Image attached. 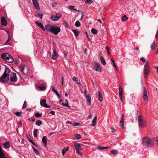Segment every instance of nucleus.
<instances>
[{"label":"nucleus","mask_w":158,"mask_h":158,"mask_svg":"<svg viewBox=\"0 0 158 158\" xmlns=\"http://www.w3.org/2000/svg\"><path fill=\"white\" fill-rule=\"evenodd\" d=\"M11 71L9 68H6L4 73L0 78L1 82L5 83L7 82L9 80L10 73Z\"/></svg>","instance_id":"nucleus-1"},{"label":"nucleus","mask_w":158,"mask_h":158,"mask_svg":"<svg viewBox=\"0 0 158 158\" xmlns=\"http://www.w3.org/2000/svg\"><path fill=\"white\" fill-rule=\"evenodd\" d=\"M143 144L148 147H151L154 145V143L152 140L148 137H144L142 139Z\"/></svg>","instance_id":"nucleus-2"},{"label":"nucleus","mask_w":158,"mask_h":158,"mask_svg":"<svg viewBox=\"0 0 158 158\" xmlns=\"http://www.w3.org/2000/svg\"><path fill=\"white\" fill-rule=\"evenodd\" d=\"M137 112V116L138 117L139 125L141 127H143L145 126L147 122L145 119L141 115H138V112L136 111Z\"/></svg>","instance_id":"nucleus-3"},{"label":"nucleus","mask_w":158,"mask_h":158,"mask_svg":"<svg viewBox=\"0 0 158 158\" xmlns=\"http://www.w3.org/2000/svg\"><path fill=\"white\" fill-rule=\"evenodd\" d=\"M1 57L5 61L9 63H11L14 60V59L7 53H3Z\"/></svg>","instance_id":"nucleus-4"},{"label":"nucleus","mask_w":158,"mask_h":158,"mask_svg":"<svg viewBox=\"0 0 158 158\" xmlns=\"http://www.w3.org/2000/svg\"><path fill=\"white\" fill-rule=\"evenodd\" d=\"M148 64L149 62L147 60L144 66L143 73L144 76L146 78L147 77V76L149 73V65Z\"/></svg>","instance_id":"nucleus-5"},{"label":"nucleus","mask_w":158,"mask_h":158,"mask_svg":"<svg viewBox=\"0 0 158 158\" xmlns=\"http://www.w3.org/2000/svg\"><path fill=\"white\" fill-rule=\"evenodd\" d=\"M62 15L60 14H56L55 15H52L50 16L51 20L53 21H57L61 17Z\"/></svg>","instance_id":"nucleus-6"},{"label":"nucleus","mask_w":158,"mask_h":158,"mask_svg":"<svg viewBox=\"0 0 158 158\" xmlns=\"http://www.w3.org/2000/svg\"><path fill=\"white\" fill-rule=\"evenodd\" d=\"M143 98L144 101H147L148 100V98L147 95V91L146 90L145 88L144 87H143Z\"/></svg>","instance_id":"nucleus-7"},{"label":"nucleus","mask_w":158,"mask_h":158,"mask_svg":"<svg viewBox=\"0 0 158 158\" xmlns=\"http://www.w3.org/2000/svg\"><path fill=\"white\" fill-rule=\"evenodd\" d=\"M52 28L53 30L51 31V32L53 33L55 35H57L60 31V27H55L54 26H53Z\"/></svg>","instance_id":"nucleus-8"},{"label":"nucleus","mask_w":158,"mask_h":158,"mask_svg":"<svg viewBox=\"0 0 158 158\" xmlns=\"http://www.w3.org/2000/svg\"><path fill=\"white\" fill-rule=\"evenodd\" d=\"M94 69L97 72H100L101 71V68L100 65L97 63H95L94 64Z\"/></svg>","instance_id":"nucleus-9"},{"label":"nucleus","mask_w":158,"mask_h":158,"mask_svg":"<svg viewBox=\"0 0 158 158\" xmlns=\"http://www.w3.org/2000/svg\"><path fill=\"white\" fill-rule=\"evenodd\" d=\"M58 57V55L57 53L56 49H53V50L52 55V59L53 60H56L57 58Z\"/></svg>","instance_id":"nucleus-10"},{"label":"nucleus","mask_w":158,"mask_h":158,"mask_svg":"<svg viewBox=\"0 0 158 158\" xmlns=\"http://www.w3.org/2000/svg\"><path fill=\"white\" fill-rule=\"evenodd\" d=\"M83 145L82 144L80 143H75L74 144V146L75 147L76 150H83L81 147V146Z\"/></svg>","instance_id":"nucleus-11"},{"label":"nucleus","mask_w":158,"mask_h":158,"mask_svg":"<svg viewBox=\"0 0 158 158\" xmlns=\"http://www.w3.org/2000/svg\"><path fill=\"white\" fill-rule=\"evenodd\" d=\"M33 3L36 9L38 10H40V8L39 7L38 0H33Z\"/></svg>","instance_id":"nucleus-12"},{"label":"nucleus","mask_w":158,"mask_h":158,"mask_svg":"<svg viewBox=\"0 0 158 158\" xmlns=\"http://www.w3.org/2000/svg\"><path fill=\"white\" fill-rule=\"evenodd\" d=\"M53 26V25H51L50 24H48L46 25L45 31L47 30L48 31L51 32L53 30L52 28Z\"/></svg>","instance_id":"nucleus-13"},{"label":"nucleus","mask_w":158,"mask_h":158,"mask_svg":"<svg viewBox=\"0 0 158 158\" xmlns=\"http://www.w3.org/2000/svg\"><path fill=\"white\" fill-rule=\"evenodd\" d=\"M40 104L41 106H42L46 108H49L51 107L50 106H48L46 103V99H44L42 101H41L40 102Z\"/></svg>","instance_id":"nucleus-14"},{"label":"nucleus","mask_w":158,"mask_h":158,"mask_svg":"<svg viewBox=\"0 0 158 158\" xmlns=\"http://www.w3.org/2000/svg\"><path fill=\"white\" fill-rule=\"evenodd\" d=\"M10 80L12 82H15L17 80L16 74L15 73H13V76L10 78Z\"/></svg>","instance_id":"nucleus-15"},{"label":"nucleus","mask_w":158,"mask_h":158,"mask_svg":"<svg viewBox=\"0 0 158 158\" xmlns=\"http://www.w3.org/2000/svg\"><path fill=\"white\" fill-rule=\"evenodd\" d=\"M35 23L37 25L40 27L43 31H45V27L42 23H40L38 21H36Z\"/></svg>","instance_id":"nucleus-16"},{"label":"nucleus","mask_w":158,"mask_h":158,"mask_svg":"<svg viewBox=\"0 0 158 158\" xmlns=\"http://www.w3.org/2000/svg\"><path fill=\"white\" fill-rule=\"evenodd\" d=\"M85 98L86 99V102L88 105L90 106L91 105V98L90 95L86 96Z\"/></svg>","instance_id":"nucleus-17"},{"label":"nucleus","mask_w":158,"mask_h":158,"mask_svg":"<svg viewBox=\"0 0 158 158\" xmlns=\"http://www.w3.org/2000/svg\"><path fill=\"white\" fill-rule=\"evenodd\" d=\"M1 23L2 25L6 26L7 24L5 18L2 17L1 19Z\"/></svg>","instance_id":"nucleus-18"},{"label":"nucleus","mask_w":158,"mask_h":158,"mask_svg":"<svg viewBox=\"0 0 158 158\" xmlns=\"http://www.w3.org/2000/svg\"><path fill=\"white\" fill-rule=\"evenodd\" d=\"M47 138L46 136H43L42 139V141L45 147H46L47 145Z\"/></svg>","instance_id":"nucleus-19"},{"label":"nucleus","mask_w":158,"mask_h":158,"mask_svg":"<svg viewBox=\"0 0 158 158\" xmlns=\"http://www.w3.org/2000/svg\"><path fill=\"white\" fill-rule=\"evenodd\" d=\"M2 148L0 146V158H7L5 156L4 154L2 152Z\"/></svg>","instance_id":"nucleus-20"},{"label":"nucleus","mask_w":158,"mask_h":158,"mask_svg":"<svg viewBox=\"0 0 158 158\" xmlns=\"http://www.w3.org/2000/svg\"><path fill=\"white\" fill-rule=\"evenodd\" d=\"M97 117L95 116L94 117V118L92 123L91 124L92 126L94 127L95 126L96 123V122H97Z\"/></svg>","instance_id":"nucleus-21"},{"label":"nucleus","mask_w":158,"mask_h":158,"mask_svg":"<svg viewBox=\"0 0 158 158\" xmlns=\"http://www.w3.org/2000/svg\"><path fill=\"white\" fill-rule=\"evenodd\" d=\"M25 64H23L20 68H19L20 71L22 73H24V71L25 69Z\"/></svg>","instance_id":"nucleus-22"},{"label":"nucleus","mask_w":158,"mask_h":158,"mask_svg":"<svg viewBox=\"0 0 158 158\" xmlns=\"http://www.w3.org/2000/svg\"><path fill=\"white\" fill-rule=\"evenodd\" d=\"M4 146L5 148L7 149L10 147V143L9 141L6 142L4 143Z\"/></svg>","instance_id":"nucleus-23"},{"label":"nucleus","mask_w":158,"mask_h":158,"mask_svg":"<svg viewBox=\"0 0 158 158\" xmlns=\"http://www.w3.org/2000/svg\"><path fill=\"white\" fill-rule=\"evenodd\" d=\"M98 98L99 101L101 102H102L103 100V98L102 97V95L101 94L100 92L98 91Z\"/></svg>","instance_id":"nucleus-24"},{"label":"nucleus","mask_w":158,"mask_h":158,"mask_svg":"<svg viewBox=\"0 0 158 158\" xmlns=\"http://www.w3.org/2000/svg\"><path fill=\"white\" fill-rule=\"evenodd\" d=\"M72 31L74 33L75 36L76 37L78 36L80 33V31L76 30H73Z\"/></svg>","instance_id":"nucleus-25"},{"label":"nucleus","mask_w":158,"mask_h":158,"mask_svg":"<svg viewBox=\"0 0 158 158\" xmlns=\"http://www.w3.org/2000/svg\"><path fill=\"white\" fill-rule=\"evenodd\" d=\"M52 90L55 92V94L59 98H60V96L59 94L58 93L57 91L54 89V87H53L52 88Z\"/></svg>","instance_id":"nucleus-26"},{"label":"nucleus","mask_w":158,"mask_h":158,"mask_svg":"<svg viewBox=\"0 0 158 158\" xmlns=\"http://www.w3.org/2000/svg\"><path fill=\"white\" fill-rule=\"evenodd\" d=\"M72 79L73 81L76 82L78 85H81V83L80 82L78 81V79L76 77H74Z\"/></svg>","instance_id":"nucleus-27"},{"label":"nucleus","mask_w":158,"mask_h":158,"mask_svg":"<svg viewBox=\"0 0 158 158\" xmlns=\"http://www.w3.org/2000/svg\"><path fill=\"white\" fill-rule=\"evenodd\" d=\"M37 88H39L41 90H44L46 89V87L44 85L42 86H38Z\"/></svg>","instance_id":"nucleus-28"},{"label":"nucleus","mask_w":158,"mask_h":158,"mask_svg":"<svg viewBox=\"0 0 158 158\" xmlns=\"http://www.w3.org/2000/svg\"><path fill=\"white\" fill-rule=\"evenodd\" d=\"M100 60L101 63L102 64L105 65L106 64V62L105 61V60H104V58L103 57H101Z\"/></svg>","instance_id":"nucleus-29"},{"label":"nucleus","mask_w":158,"mask_h":158,"mask_svg":"<svg viewBox=\"0 0 158 158\" xmlns=\"http://www.w3.org/2000/svg\"><path fill=\"white\" fill-rule=\"evenodd\" d=\"M128 18V17L126 15H124L122 17V21L124 22L126 21H127Z\"/></svg>","instance_id":"nucleus-30"},{"label":"nucleus","mask_w":158,"mask_h":158,"mask_svg":"<svg viewBox=\"0 0 158 158\" xmlns=\"http://www.w3.org/2000/svg\"><path fill=\"white\" fill-rule=\"evenodd\" d=\"M69 147H67L66 148H63L62 151V153L63 155H64L65 153L68 150Z\"/></svg>","instance_id":"nucleus-31"},{"label":"nucleus","mask_w":158,"mask_h":158,"mask_svg":"<svg viewBox=\"0 0 158 158\" xmlns=\"http://www.w3.org/2000/svg\"><path fill=\"white\" fill-rule=\"evenodd\" d=\"M42 124V122L40 120H39L36 121L35 124L38 126H40Z\"/></svg>","instance_id":"nucleus-32"},{"label":"nucleus","mask_w":158,"mask_h":158,"mask_svg":"<svg viewBox=\"0 0 158 158\" xmlns=\"http://www.w3.org/2000/svg\"><path fill=\"white\" fill-rule=\"evenodd\" d=\"M91 31L94 35L97 34L98 32L97 30L94 28H92L91 30Z\"/></svg>","instance_id":"nucleus-33"},{"label":"nucleus","mask_w":158,"mask_h":158,"mask_svg":"<svg viewBox=\"0 0 158 158\" xmlns=\"http://www.w3.org/2000/svg\"><path fill=\"white\" fill-rule=\"evenodd\" d=\"M111 153L114 155H116L118 154L117 151L114 149L112 150L111 151Z\"/></svg>","instance_id":"nucleus-34"},{"label":"nucleus","mask_w":158,"mask_h":158,"mask_svg":"<svg viewBox=\"0 0 158 158\" xmlns=\"http://www.w3.org/2000/svg\"><path fill=\"white\" fill-rule=\"evenodd\" d=\"M75 26L77 27H79L81 25V23L79 21H77L75 23Z\"/></svg>","instance_id":"nucleus-35"},{"label":"nucleus","mask_w":158,"mask_h":158,"mask_svg":"<svg viewBox=\"0 0 158 158\" xmlns=\"http://www.w3.org/2000/svg\"><path fill=\"white\" fill-rule=\"evenodd\" d=\"M38 130L37 129H35L33 132L34 136L35 137H37L38 135L37 134Z\"/></svg>","instance_id":"nucleus-36"},{"label":"nucleus","mask_w":158,"mask_h":158,"mask_svg":"<svg viewBox=\"0 0 158 158\" xmlns=\"http://www.w3.org/2000/svg\"><path fill=\"white\" fill-rule=\"evenodd\" d=\"M155 41L154 40L153 43L151 46V50L152 51L153 49L155 48Z\"/></svg>","instance_id":"nucleus-37"},{"label":"nucleus","mask_w":158,"mask_h":158,"mask_svg":"<svg viewBox=\"0 0 158 158\" xmlns=\"http://www.w3.org/2000/svg\"><path fill=\"white\" fill-rule=\"evenodd\" d=\"M42 114L41 113H39L38 112H37L35 114V116L37 118H39L41 117L42 116Z\"/></svg>","instance_id":"nucleus-38"},{"label":"nucleus","mask_w":158,"mask_h":158,"mask_svg":"<svg viewBox=\"0 0 158 158\" xmlns=\"http://www.w3.org/2000/svg\"><path fill=\"white\" fill-rule=\"evenodd\" d=\"M75 137L77 139H79L81 138V136L80 134H76L75 135Z\"/></svg>","instance_id":"nucleus-39"},{"label":"nucleus","mask_w":158,"mask_h":158,"mask_svg":"<svg viewBox=\"0 0 158 158\" xmlns=\"http://www.w3.org/2000/svg\"><path fill=\"white\" fill-rule=\"evenodd\" d=\"M28 140L31 143L34 145L37 146V145L35 144V143L33 141V140L30 138H28Z\"/></svg>","instance_id":"nucleus-40"},{"label":"nucleus","mask_w":158,"mask_h":158,"mask_svg":"<svg viewBox=\"0 0 158 158\" xmlns=\"http://www.w3.org/2000/svg\"><path fill=\"white\" fill-rule=\"evenodd\" d=\"M123 124V114L121 117V119L120 122V125Z\"/></svg>","instance_id":"nucleus-41"},{"label":"nucleus","mask_w":158,"mask_h":158,"mask_svg":"<svg viewBox=\"0 0 158 158\" xmlns=\"http://www.w3.org/2000/svg\"><path fill=\"white\" fill-rule=\"evenodd\" d=\"M93 2L92 0H87L85 2L87 4H91Z\"/></svg>","instance_id":"nucleus-42"},{"label":"nucleus","mask_w":158,"mask_h":158,"mask_svg":"<svg viewBox=\"0 0 158 158\" xmlns=\"http://www.w3.org/2000/svg\"><path fill=\"white\" fill-rule=\"evenodd\" d=\"M140 61H143L144 62H145V63H146V62L147 61H146V59L143 57H142L140 58Z\"/></svg>","instance_id":"nucleus-43"},{"label":"nucleus","mask_w":158,"mask_h":158,"mask_svg":"<svg viewBox=\"0 0 158 158\" xmlns=\"http://www.w3.org/2000/svg\"><path fill=\"white\" fill-rule=\"evenodd\" d=\"M61 105L63 106H65L66 107H70V106H69L68 105V104H64V103H62L61 104Z\"/></svg>","instance_id":"nucleus-44"},{"label":"nucleus","mask_w":158,"mask_h":158,"mask_svg":"<svg viewBox=\"0 0 158 158\" xmlns=\"http://www.w3.org/2000/svg\"><path fill=\"white\" fill-rule=\"evenodd\" d=\"M15 114L17 116H21L22 115V114L21 112H15Z\"/></svg>","instance_id":"nucleus-45"},{"label":"nucleus","mask_w":158,"mask_h":158,"mask_svg":"<svg viewBox=\"0 0 158 158\" xmlns=\"http://www.w3.org/2000/svg\"><path fill=\"white\" fill-rule=\"evenodd\" d=\"M27 102L26 101L24 102V103L23 105L22 108L23 109L25 108L27 106Z\"/></svg>","instance_id":"nucleus-46"},{"label":"nucleus","mask_w":158,"mask_h":158,"mask_svg":"<svg viewBox=\"0 0 158 158\" xmlns=\"http://www.w3.org/2000/svg\"><path fill=\"white\" fill-rule=\"evenodd\" d=\"M73 126H77L80 125V123H73Z\"/></svg>","instance_id":"nucleus-47"},{"label":"nucleus","mask_w":158,"mask_h":158,"mask_svg":"<svg viewBox=\"0 0 158 158\" xmlns=\"http://www.w3.org/2000/svg\"><path fill=\"white\" fill-rule=\"evenodd\" d=\"M39 16L40 19H42V18L43 16V14H40V13H38L37 14Z\"/></svg>","instance_id":"nucleus-48"},{"label":"nucleus","mask_w":158,"mask_h":158,"mask_svg":"<svg viewBox=\"0 0 158 158\" xmlns=\"http://www.w3.org/2000/svg\"><path fill=\"white\" fill-rule=\"evenodd\" d=\"M34 152L37 155H39L40 154L39 152L37 149H35Z\"/></svg>","instance_id":"nucleus-49"},{"label":"nucleus","mask_w":158,"mask_h":158,"mask_svg":"<svg viewBox=\"0 0 158 158\" xmlns=\"http://www.w3.org/2000/svg\"><path fill=\"white\" fill-rule=\"evenodd\" d=\"M119 94H122V87L120 85L119 86Z\"/></svg>","instance_id":"nucleus-50"},{"label":"nucleus","mask_w":158,"mask_h":158,"mask_svg":"<svg viewBox=\"0 0 158 158\" xmlns=\"http://www.w3.org/2000/svg\"><path fill=\"white\" fill-rule=\"evenodd\" d=\"M76 153L79 156H81L82 154L79 152V150H76Z\"/></svg>","instance_id":"nucleus-51"},{"label":"nucleus","mask_w":158,"mask_h":158,"mask_svg":"<svg viewBox=\"0 0 158 158\" xmlns=\"http://www.w3.org/2000/svg\"><path fill=\"white\" fill-rule=\"evenodd\" d=\"M19 60L18 59H16L15 61V63L16 64H18L19 63Z\"/></svg>","instance_id":"nucleus-52"},{"label":"nucleus","mask_w":158,"mask_h":158,"mask_svg":"<svg viewBox=\"0 0 158 158\" xmlns=\"http://www.w3.org/2000/svg\"><path fill=\"white\" fill-rule=\"evenodd\" d=\"M119 96L120 98V99L122 102H123V97H122V94H119Z\"/></svg>","instance_id":"nucleus-53"},{"label":"nucleus","mask_w":158,"mask_h":158,"mask_svg":"<svg viewBox=\"0 0 158 158\" xmlns=\"http://www.w3.org/2000/svg\"><path fill=\"white\" fill-rule=\"evenodd\" d=\"M69 8L71 10H74V6H70L69 7Z\"/></svg>","instance_id":"nucleus-54"},{"label":"nucleus","mask_w":158,"mask_h":158,"mask_svg":"<svg viewBox=\"0 0 158 158\" xmlns=\"http://www.w3.org/2000/svg\"><path fill=\"white\" fill-rule=\"evenodd\" d=\"M111 131L112 132L114 133L115 132V130L113 127L111 128Z\"/></svg>","instance_id":"nucleus-55"},{"label":"nucleus","mask_w":158,"mask_h":158,"mask_svg":"<svg viewBox=\"0 0 158 158\" xmlns=\"http://www.w3.org/2000/svg\"><path fill=\"white\" fill-rule=\"evenodd\" d=\"M106 50H107V52L108 53V54L109 55H110V52H109V48H108V46H106Z\"/></svg>","instance_id":"nucleus-56"},{"label":"nucleus","mask_w":158,"mask_h":158,"mask_svg":"<svg viewBox=\"0 0 158 158\" xmlns=\"http://www.w3.org/2000/svg\"><path fill=\"white\" fill-rule=\"evenodd\" d=\"M50 113L52 114V115H55V112L53 111H51L50 112Z\"/></svg>","instance_id":"nucleus-57"},{"label":"nucleus","mask_w":158,"mask_h":158,"mask_svg":"<svg viewBox=\"0 0 158 158\" xmlns=\"http://www.w3.org/2000/svg\"><path fill=\"white\" fill-rule=\"evenodd\" d=\"M84 14L83 13V12H82L81 13V17L80 19V20H81L82 19L83 17V16H84Z\"/></svg>","instance_id":"nucleus-58"},{"label":"nucleus","mask_w":158,"mask_h":158,"mask_svg":"<svg viewBox=\"0 0 158 158\" xmlns=\"http://www.w3.org/2000/svg\"><path fill=\"white\" fill-rule=\"evenodd\" d=\"M102 146H99L97 148L98 149H99L100 150H102Z\"/></svg>","instance_id":"nucleus-59"},{"label":"nucleus","mask_w":158,"mask_h":158,"mask_svg":"<svg viewBox=\"0 0 158 158\" xmlns=\"http://www.w3.org/2000/svg\"><path fill=\"white\" fill-rule=\"evenodd\" d=\"M65 27H67L68 28L69 27V26L68 24V23H66V22L65 23Z\"/></svg>","instance_id":"nucleus-60"},{"label":"nucleus","mask_w":158,"mask_h":158,"mask_svg":"<svg viewBox=\"0 0 158 158\" xmlns=\"http://www.w3.org/2000/svg\"><path fill=\"white\" fill-rule=\"evenodd\" d=\"M113 66L116 69V70H117V68H116V65L115 63L114 62L113 63Z\"/></svg>","instance_id":"nucleus-61"},{"label":"nucleus","mask_w":158,"mask_h":158,"mask_svg":"<svg viewBox=\"0 0 158 158\" xmlns=\"http://www.w3.org/2000/svg\"><path fill=\"white\" fill-rule=\"evenodd\" d=\"M63 54L65 56H66L68 54L67 52H63Z\"/></svg>","instance_id":"nucleus-62"},{"label":"nucleus","mask_w":158,"mask_h":158,"mask_svg":"<svg viewBox=\"0 0 158 158\" xmlns=\"http://www.w3.org/2000/svg\"><path fill=\"white\" fill-rule=\"evenodd\" d=\"M61 78H62V85H63V84L64 77L63 76H62L61 77Z\"/></svg>","instance_id":"nucleus-63"},{"label":"nucleus","mask_w":158,"mask_h":158,"mask_svg":"<svg viewBox=\"0 0 158 158\" xmlns=\"http://www.w3.org/2000/svg\"><path fill=\"white\" fill-rule=\"evenodd\" d=\"M155 140L156 141L158 142V136L156 137V138L155 139Z\"/></svg>","instance_id":"nucleus-64"}]
</instances>
